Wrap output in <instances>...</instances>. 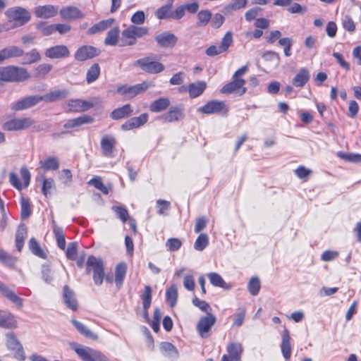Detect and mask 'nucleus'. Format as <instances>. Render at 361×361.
<instances>
[{
  "mask_svg": "<svg viewBox=\"0 0 361 361\" xmlns=\"http://www.w3.org/2000/svg\"><path fill=\"white\" fill-rule=\"evenodd\" d=\"M30 78L27 70L16 66L0 67V80L7 82H17Z\"/></svg>",
  "mask_w": 361,
  "mask_h": 361,
  "instance_id": "f257e3e1",
  "label": "nucleus"
},
{
  "mask_svg": "<svg viewBox=\"0 0 361 361\" xmlns=\"http://www.w3.org/2000/svg\"><path fill=\"white\" fill-rule=\"evenodd\" d=\"M247 66H244L235 71L233 75V81L228 82L224 85L221 92L224 94L236 93L238 95H243L247 91V88L244 87L245 80L240 78V76L243 75L247 71Z\"/></svg>",
  "mask_w": 361,
  "mask_h": 361,
  "instance_id": "f03ea898",
  "label": "nucleus"
},
{
  "mask_svg": "<svg viewBox=\"0 0 361 361\" xmlns=\"http://www.w3.org/2000/svg\"><path fill=\"white\" fill-rule=\"evenodd\" d=\"M71 347L82 361H109L105 355L94 348L75 343H71Z\"/></svg>",
  "mask_w": 361,
  "mask_h": 361,
  "instance_id": "7ed1b4c3",
  "label": "nucleus"
},
{
  "mask_svg": "<svg viewBox=\"0 0 361 361\" xmlns=\"http://www.w3.org/2000/svg\"><path fill=\"white\" fill-rule=\"evenodd\" d=\"M154 85L152 81H144L134 85H121L117 87V92L130 99L143 93L149 88L154 87Z\"/></svg>",
  "mask_w": 361,
  "mask_h": 361,
  "instance_id": "20e7f679",
  "label": "nucleus"
},
{
  "mask_svg": "<svg viewBox=\"0 0 361 361\" xmlns=\"http://www.w3.org/2000/svg\"><path fill=\"white\" fill-rule=\"evenodd\" d=\"M92 270L94 283L98 286L102 285L104 276L103 262L100 258L93 255L88 257L86 263V272L90 274Z\"/></svg>",
  "mask_w": 361,
  "mask_h": 361,
  "instance_id": "39448f33",
  "label": "nucleus"
},
{
  "mask_svg": "<svg viewBox=\"0 0 361 361\" xmlns=\"http://www.w3.org/2000/svg\"><path fill=\"white\" fill-rule=\"evenodd\" d=\"M5 15L9 19L16 22V23L11 27V28L22 26L29 22L31 18L30 13L25 8L20 6L9 8L5 12Z\"/></svg>",
  "mask_w": 361,
  "mask_h": 361,
  "instance_id": "423d86ee",
  "label": "nucleus"
},
{
  "mask_svg": "<svg viewBox=\"0 0 361 361\" xmlns=\"http://www.w3.org/2000/svg\"><path fill=\"white\" fill-rule=\"evenodd\" d=\"M154 56H150L140 59L135 61L134 65L139 66L141 70L147 73H159L164 70L165 67L161 63L154 61Z\"/></svg>",
  "mask_w": 361,
  "mask_h": 361,
  "instance_id": "0eeeda50",
  "label": "nucleus"
},
{
  "mask_svg": "<svg viewBox=\"0 0 361 361\" xmlns=\"http://www.w3.org/2000/svg\"><path fill=\"white\" fill-rule=\"evenodd\" d=\"M5 336L7 348L11 351L14 352V357L17 360L24 361L25 360V355L23 347L15 334L13 332H8L6 334Z\"/></svg>",
  "mask_w": 361,
  "mask_h": 361,
  "instance_id": "6e6552de",
  "label": "nucleus"
},
{
  "mask_svg": "<svg viewBox=\"0 0 361 361\" xmlns=\"http://www.w3.org/2000/svg\"><path fill=\"white\" fill-rule=\"evenodd\" d=\"M32 123L30 118H13L5 122L1 128L5 131H19L28 128Z\"/></svg>",
  "mask_w": 361,
  "mask_h": 361,
  "instance_id": "1a4fd4ad",
  "label": "nucleus"
},
{
  "mask_svg": "<svg viewBox=\"0 0 361 361\" xmlns=\"http://www.w3.org/2000/svg\"><path fill=\"white\" fill-rule=\"evenodd\" d=\"M215 322L216 317L210 313L201 317L196 326L200 336L203 338H208L210 336L209 332L212 327L214 325Z\"/></svg>",
  "mask_w": 361,
  "mask_h": 361,
  "instance_id": "9d476101",
  "label": "nucleus"
},
{
  "mask_svg": "<svg viewBox=\"0 0 361 361\" xmlns=\"http://www.w3.org/2000/svg\"><path fill=\"white\" fill-rule=\"evenodd\" d=\"M197 111L205 114H218L224 111V114H226L228 109L224 102L212 100L208 102L203 106L198 108Z\"/></svg>",
  "mask_w": 361,
  "mask_h": 361,
  "instance_id": "9b49d317",
  "label": "nucleus"
},
{
  "mask_svg": "<svg viewBox=\"0 0 361 361\" xmlns=\"http://www.w3.org/2000/svg\"><path fill=\"white\" fill-rule=\"evenodd\" d=\"M117 141L116 138L111 135H106L101 140V150L103 156L109 158L114 157Z\"/></svg>",
  "mask_w": 361,
  "mask_h": 361,
  "instance_id": "f8f14e48",
  "label": "nucleus"
},
{
  "mask_svg": "<svg viewBox=\"0 0 361 361\" xmlns=\"http://www.w3.org/2000/svg\"><path fill=\"white\" fill-rule=\"evenodd\" d=\"M40 99V96L38 95L27 97L13 103L11 109L14 111L27 109L38 104Z\"/></svg>",
  "mask_w": 361,
  "mask_h": 361,
  "instance_id": "ddd939ff",
  "label": "nucleus"
},
{
  "mask_svg": "<svg viewBox=\"0 0 361 361\" xmlns=\"http://www.w3.org/2000/svg\"><path fill=\"white\" fill-rule=\"evenodd\" d=\"M100 51L92 46H82L77 49L74 54L75 59L84 61L99 54Z\"/></svg>",
  "mask_w": 361,
  "mask_h": 361,
  "instance_id": "4468645a",
  "label": "nucleus"
},
{
  "mask_svg": "<svg viewBox=\"0 0 361 361\" xmlns=\"http://www.w3.org/2000/svg\"><path fill=\"white\" fill-rule=\"evenodd\" d=\"M70 54L68 48L63 44L51 47L44 52V55L51 59L66 58L70 56Z\"/></svg>",
  "mask_w": 361,
  "mask_h": 361,
  "instance_id": "2eb2a0df",
  "label": "nucleus"
},
{
  "mask_svg": "<svg viewBox=\"0 0 361 361\" xmlns=\"http://www.w3.org/2000/svg\"><path fill=\"white\" fill-rule=\"evenodd\" d=\"M148 121V114L146 113L140 114L137 117H133L126 121L121 126L123 130H130L134 128H140L144 126Z\"/></svg>",
  "mask_w": 361,
  "mask_h": 361,
  "instance_id": "dca6fc26",
  "label": "nucleus"
},
{
  "mask_svg": "<svg viewBox=\"0 0 361 361\" xmlns=\"http://www.w3.org/2000/svg\"><path fill=\"white\" fill-rule=\"evenodd\" d=\"M34 13L39 18H50L57 15L58 7L53 5L38 6L35 8Z\"/></svg>",
  "mask_w": 361,
  "mask_h": 361,
  "instance_id": "f3484780",
  "label": "nucleus"
},
{
  "mask_svg": "<svg viewBox=\"0 0 361 361\" xmlns=\"http://www.w3.org/2000/svg\"><path fill=\"white\" fill-rule=\"evenodd\" d=\"M281 350L283 357L286 360H288L291 357V338L290 332L287 329L283 331L281 336Z\"/></svg>",
  "mask_w": 361,
  "mask_h": 361,
  "instance_id": "a211bd4d",
  "label": "nucleus"
},
{
  "mask_svg": "<svg viewBox=\"0 0 361 361\" xmlns=\"http://www.w3.org/2000/svg\"><path fill=\"white\" fill-rule=\"evenodd\" d=\"M0 327L6 329H16L18 322L15 316L11 312L0 310Z\"/></svg>",
  "mask_w": 361,
  "mask_h": 361,
  "instance_id": "6ab92c4d",
  "label": "nucleus"
},
{
  "mask_svg": "<svg viewBox=\"0 0 361 361\" xmlns=\"http://www.w3.org/2000/svg\"><path fill=\"white\" fill-rule=\"evenodd\" d=\"M63 300L65 305L73 311L78 309V301L74 291L67 285L63 288Z\"/></svg>",
  "mask_w": 361,
  "mask_h": 361,
  "instance_id": "aec40b11",
  "label": "nucleus"
},
{
  "mask_svg": "<svg viewBox=\"0 0 361 361\" xmlns=\"http://www.w3.org/2000/svg\"><path fill=\"white\" fill-rule=\"evenodd\" d=\"M177 37L172 33L164 32L156 36L155 40L162 47H173L177 42Z\"/></svg>",
  "mask_w": 361,
  "mask_h": 361,
  "instance_id": "412c9836",
  "label": "nucleus"
},
{
  "mask_svg": "<svg viewBox=\"0 0 361 361\" xmlns=\"http://www.w3.org/2000/svg\"><path fill=\"white\" fill-rule=\"evenodd\" d=\"M2 63L11 58H18L24 55V51L17 46H9L0 50Z\"/></svg>",
  "mask_w": 361,
  "mask_h": 361,
  "instance_id": "4be33fe9",
  "label": "nucleus"
},
{
  "mask_svg": "<svg viewBox=\"0 0 361 361\" xmlns=\"http://www.w3.org/2000/svg\"><path fill=\"white\" fill-rule=\"evenodd\" d=\"M160 350L164 357L170 360H174L179 357L176 347L169 342H162L160 344Z\"/></svg>",
  "mask_w": 361,
  "mask_h": 361,
  "instance_id": "5701e85b",
  "label": "nucleus"
},
{
  "mask_svg": "<svg viewBox=\"0 0 361 361\" xmlns=\"http://www.w3.org/2000/svg\"><path fill=\"white\" fill-rule=\"evenodd\" d=\"M94 121V118L88 115H82L73 119L67 121L63 128L66 129L74 128L79 127L84 124L92 123Z\"/></svg>",
  "mask_w": 361,
  "mask_h": 361,
  "instance_id": "b1692460",
  "label": "nucleus"
},
{
  "mask_svg": "<svg viewBox=\"0 0 361 361\" xmlns=\"http://www.w3.org/2000/svg\"><path fill=\"white\" fill-rule=\"evenodd\" d=\"M60 16L65 20H74L83 18V13L75 6H66L60 11Z\"/></svg>",
  "mask_w": 361,
  "mask_h": 361,
  "instance_id": "393cba45",
  "label": "nucleus"
},
{
  "mask_svg": "<svg viewBox=\"0 0 361 361\" xmlns=\"http://www.w3.org/2000/svg\"><path fill=\"white\" fill-rule=\"evenodd\" d=\"M0 292L9 300L16 304L18 307H22L23 300L18 297L8 286L0 281Z\"/></svg>",
  "mask_w": 361,
  "mask_h": 361,
  "instance_id": "a878e982",
  "label": "nucleus"
},
{
  "mask_svg": "<svg viewBox=\"0 0 361 361\" xmlns=\"http://www.w3.org/2000/svg\"><path fill=\"white\" fill-rule=\"evenodd\" d=\"M310 78V71L305 68H300L298 73L293 78L292 83L296 87H302Z\"/></svg>",
  "mask_w": 361,
  "mask_h": 361,
  "instance_id": "bb28decb",
  "label": "nucleus"
},
{
  "mask_svg": "<svg viewBox=\"0 0 361 361\" xmlns=\"http://www.w3.org/2000/svg\"><path fill=\"white\" fill-rule=\"evenodd\" d=\"M183 117V110L179 107H171L169 111L161 116L164 122L172 123L180 120Z\"/></svg>",
  "mask_w": 361,
  "mask_h": 361,
  "instance_id": "cd10ccee",
  "label": "nucleus"
},
{
  "mask_svg": "<svg viewBox=\"0 0 361 361\" xmlns=\"http://www.w3.org/2000/svg\"><path fill=\"white\" fill-rule=\"evenodd\" d=\"M133 110L130 104H127L121 107L115 109L110 114L114 120H119L130 116Z\"/></svg>",
  "mask_w": 361,
  "mask_h": 361,
  "instance_id": "c85d7f7f",
  "label": "nucleus"
},
{
  "mask_svg": "<svg viewBox=\"0 0 361 361\" xmlns=\"http://www.w3.org/2000/svg\"><path fill=\"white\" fill-rule=\"evenodd\" d=\"M207 87V83L204 81H197L190 83L188 86V91L191 98H196L200 96Z\"/></svg>",
  "mask_w": 361,
  "mask_h": 361,
  "instance_id": "c756f323",
  "label": "nucleus"
},
{
  "mask_svg": "<svg viewBox=\"0 0 361 361\" xmlns=\"http://www.w3.org/2000/svg\"><path fill=\"white\" fill-rule=\"evenodd\" d=\"M173 0H168L167 3L155 11V16L159 20L171 18Z\"/></svg>",
  "mask_w": 361,
  "mask_h": 361,
  "instance_id": "7c9ffc66",
  "label": "nucleus"
},
{
  "mask_svg": "<svg viewBox=\"0 0 361 361\" xmlns=\"http://www.w3.org/2000/svg\"><path fill=\"white\" fill-rule=\"evenodd\" d=\"M228 355L231 359H234L235 361H239L241 359V355L243 351L242 344L240 343H232L227 347Z\"/></svg>",
  "mask_w": 361,
  "mask_h": 361,
  "instance_id": "2f4dec72",
  "label": "nucleus"
},
{
  "mask_svg": "<svg viewBox=\"0 0 361 361\" xmlns=\"http://www.w3.org/2000/svg\"><path fill=\"white\" fill-rule=\"evenodd\" d=\"M68 94L66 90H56L46 94L44 96H40V102L45 101L46 102H52L59 99L66 97Z\"/></svg>",
  "mask_w": 361,
  "mask_h": 361,
  "instance_id": "473e14b6",
  "label": "nucleus"
},
{
  "mask_svg": "<svg viewBox=\"0 0 361 361\" xmlns=\"http://www.w3.org/2000/svg\"><path fill=\"white\" fill-rule=\"evenodd\" d=\"M207 276L210 283L214 286L221 287L226 290H230L232 288V286L230 283L225 282L223 278L217 273H209Z\"/></svg>",
  "mask_w": 361,
  "mask_h": 361,
  "instance_id": "72a5a7b5",
  "label": "nucleus"
},
{
  "mask_svg": "<svg viewBox=\"0 0 361 361\" xmlns=\"http://www.w3.org/2000/svg\"><path fill=\"white\" fill-rule=\"evenodd\" d=\"M170 105V100L166 97H161L154 101L149 106L152 112H160L166 110Z\"/></svg>",
  "mask_w": 361,
  "mask_h": 361,
  "instance_id": "f704fd0d",
  "label": "nucleus"
},
{
  "mask_svg": "<svg viewBox=\"0 0 361 361\" xmlns=\"http://www.w3.org/2000/svg\"><path fill=\"white\" fill-rule=\"evenodd\" d=\"M137 42L129 26L121 32V47L133 46Z\"/></svg>",
  "mask_w": 361,
  "mask_h": 361,
  "instance_id": "c9c22d12",
  "label": "nucleus"
},
{
  "mask_svg": "<svg viewBox=\"0 0 361 361\" xmlns=\"http://www.w3.org/2000/svg\"><path fill=\"white\" fill-rule=\"evenodd\" d=\"M71 322L73 324V326L75 327V329L78 330V331L80 334H81L82 335H83L84 336H85L86 338L92 339L94 341L97 339V338H98L97 336L95 334H94L93 332H92L86 326H85L81 322H80L75 319H72Z\"/></svg>",
  "mask_w": 361,
  "mask_h": 361,
  "instance_id": "e433bc0d",
  "label": "nucleus"
},
{
  "mask_svg": "<svg viewBox=\"0 0 361 361\" xmlns=\"http://www.w3.org/2000/svg\"><path fill=\"white\" fill-rule=\"evenodd\" d=\"M26 237L27 227L25 226V225L21 224L20 226H19L16 234V246L18 251H21Z\"/></svg>",
  "mask_w": 361,
  "mask_h": 361,
  "instance_id": "4c0bfd02",
  "label": "nucleus"
},
{
  "mask_svg": "<svg viewBox=\"0 0 361 361\" xmlns=\"http://www.w3.org/2000/svg\"><path fill=\"white\" fill-rule=\"evenodd\" d=\"M113 22H114L113 19L102 20V21L99 22L98 23L92 26L88 30V32L90 34L93 35V34H96L97 32L104 31V30H106L108 27H111Z\"/></svg>",
  "mask_w": 361,
  "mask_h": 361,
  "instance_id": "58836bf2",
  "label": "nucleus"
},
{
  "mask_svg": "<svg viewBox=\"0 0 361 361\" xmlns=\"http://www.w3.org/2000/svg\"><path fill=\"white\" fill-rule=\"evenodd\" d=\"M0 262L6 267L13 268L17 262V258L0 249Z\"/></svg>",
  "mask_w": 361,
  "mask_h": 361,
  "instance_id": "ea45409f",
  "label": "nucleus"
},
{
  "mask_svg": "<svg viewBox=\"0 0 361 361\" xmlns=\"http://www.w3.org/2000/svg\"><path fill=\"white\" fill-rule=\"evenodd\" d=\"M41 168L45 171H56L59 167V161L56 157H49L39 162Z\"/></svg>",
  "mask_w": 361,
  "mask_h": 361,
  "instance_id": "a19ab883",
  "label": "nucleus"
},
{
  "mask_svg": "<svg viewBox=\"0 0 361 361\" xmlns=\"http://www.w3.org/2000/svg\"><path fill=\"white\" fill-rule=\"evenodd\" d=\"M119 28L118 27L111 29L106 35L104 43L106 45L114 46L117 44L119 37Z\"/></svg>",
  "mask_w": 361,
  "mask_h": 361,
  "instance_id": "79ce46f5",
  "label": "nucleus"
},
{
  "mask_svg": "<svg viewBox=\"0 0 361 361\" xmlns=\"http://www.w3.org/2000/svg\"><path fill=\"white\" fill-rule=\"evenodd\" d=\"M126 265L124 263L118 264L116 267L115 282L117 286H121L126 274Z\"/></svg>",
  "mask_w": 361,
  "mask_h": 361,
  "instance_id": "37998d69",
  "label": "nucleus"
},
{
  "mask_svg": "<svg viewBox=\"0 0 361 361\" xmlns=\"http://www.w3.org/2000/svg\"><path fill=\"white\" fill-rule=\"evenodd\" d=\"M53 231L57 241L58 247L61 250H64L66 247V240L63 229L61 227L57 226L56 224H54Z\"/></svg>",
  "mask_w": 361,
  "mask_h": 361,
  "instance_id": "c03bdc74",
  "label": "nucleus"
},
{
  "mask_svg": "<svg viewBox=\"0 0 361 361\" xmlns=\"http://www.w3.org/2000/svg\"><path fill=\"white\" fill-rule=\"evenodd\" d=\"M100 74V67L97 63H94L87 71L86 80L88 84L94 82Z\"/></svg>",
  "mask_w": 361,
  "mask_h": 361,
  "instance_id": "a18cd8bd",
  "label": "nucleus"
},
{
  "mask_svg": "<svg viewBox=\"0 0 361 361\" xmlns=\"http://www.w3.org/2000/svg\"><path fill=\"white\" fill-rule=\"evenodd\" d=\"M29 248L35 255L42 259H45L47 257L46 254L42 250L39 243H37L35 238H32L29 240Z\"/></svg>",
  "mask_w": 361,
  "mask_h": 361,
  "instance_id": "49530a36",
  "label": "nucleus"
},
{
  "mask_svg": "<svg viewBox=\"0 0 361 361\" xmlns=\"http://www.w3.org/2000/svg\"><path fill=\"white\" fill-rule=\"evenodd\" d=\"M36 29L43 36H49L54 33V24H47L46 22H40L36 25Z\"/></svg>",
  "mask_w": 361,
  "mask_h": 361,
  "instance_id": "de8ad7c7",
  "label": "nucleus"
},
{
  "mask_svg": "<svg viewBox=\"0 0 361 361\" xmlns=\"http://www.w3.org/2000/svg\"><path fill=\"white\" fill-rule=\"evenodd\" d=\"M88 183L93 185L105 195L109 194V191L111 190V186L108 187L103 183L100 177H94L92 178Z\"/></svg>",
  "mask_w": 361,
  "mask_h": 361,
  "instance_id": "09e8293b",
  "label": "nucleus"
},
{
  "mask_svg": "<svg viewBox=\"0 0 361 361\" xmlns=\"http://www.w3.org/2000/svg\"><path fill=\"white\" fill-rule=\"evenodd\" d=\"M140 298L142 300L143 308L147 313L152 302V288L149 286L145 287L144 293L141 295Z\"/></svg>",
  "mask_w": 361,
  "mask_h": 361,
  "instance_id": "8fccbe9b",
  "label": "nucleus"
},
{
  "mask_svg": "<svg viewBox=\"0 0 361 361\" xmlns=\"http://www.w3.org/2000/svg\"><path fill=\"white\" fill-rule=\"evenodd\" d=\"M209 244V237L206 233H201L194 243V248L197 251H202Z\"/></svg>",
  "mask_w": 361,
  "mask_h": 361,
  "instance_id": "3c124183",
  "label": "nucleus"
},
{
  "mask_svg": "<svg viewBox=\"0 0 361 361\" xmlns=\"http://www.w3.org/2000/svg\"><path fill=\"white\" fill-rule=\"evenodd\" d=\"M261 283L258 277L253 276L247 283V288L250 293L252 295H257L260 290Z\"/></svg>",
  "mask_w": 361,
  "mask_h": 361,
  "instance_id": "603ef678",
  "label": "nucleus"
},
{
  "mask_svg": "<svg viewBox=\"0 0 361 361\" xmlns=\"http://www.w3.org/2000/svg\"><path fill=\"white\" fill-rule=\"evenodd\" d=\"M40 59H41V56H40L39 51L36 49H33L30 51L26 53L24 55L23 63L31 64V63L39 61Z\"/></svg>",
  "mask_w": 361,
  "mask_h": 361,
  "instance_id": "864d4df0",
  "label": "nucleus"
},
{
  "mask_svg": "<svg viewBox=\"0 0 361 361\" xmlns=\"http://www.w3.org/2000/svg\"><path fill=\"white\" fill-rule=\"evenodd\" d=\"M197 26H205L212 19V13L209 10H202L197 13Z\"/></svg>",
  "mask_w": 361,
  "mask_h": 361,
  "instance_id": "5fc2aeb1",
  "label": "nucleus"
},
{
  "mask_svg": "<svg viewBox=\"0 0 361 361\" xmlns=\"http://www.w3.org/2000/svg\"><path fill=\"white\" fill-rule=\"evenodd\" d=\"M177 296V288L175 285H172L169 288L167 289L166 293V300L171 307H173L176 305Z\"/></svg>",
  "mask_w": 361,
  "mask_h": 361,
  "instance_id": "6e6d98bb",
  "label": "nucleus"
},
{
  "mask_svg": "<svg viewBox=\"0 0 361 361\" xmlns=\"http://www.w3.org/2000/svg\"><path fill=\"white\" fill-rule=\"evenodd\" d=\"M129 28L132 31L133 35L136 40L137 38L143 37L149 33V28L147 27H140L135 25H129Z\"/></svg>",
  "mask_w": 361,
  "mask_h": 361,
  "instance_id": "4d7b16f0",
  "label": "nucleus"
},
{
  "mask_svg": "<svg viewBox=\"0 0 361 361\" xmlns=\"http://www.w3.org/2000/svg\"><path fill=\"white\" fill-rule=\"evenodd\" d=\"M280 46L283 47V52L286 56H290L291 53V47L293 45V39L290 37H283L279 40Z\"/></svg>",
  "mask_w": 361,
  "mask_h": 361,
  "instance_id": "13d9d810",
  "label": "nucleus"
},
{
  "mask_svg": "<svg viewBox=\"0 0 361 361\" xmlns=\"http://www.w3.org/2000/svg\"><path fill=\"white\" fill-rule=\"evenodd\" d=\"M111 209L116 214L118 218H119L123 222H126L129 219V214L128 210L122 206H113Z\"/></svg>",
  "mask_w": 361,
  "mask_h": 361,
  "instance_id": "bf43d9fd",
  "label": "nucleus"
},
{
  "mask_svg": "<svg viewBox=\"0 0 361 361\" xmlns=\"http://www.w3.org/2000/svg\"><path fill=\"white\" fill-rule=\"evenodd\" d=\"M182 246V241L176 238H171L166 240V247L170 252H176Z\"/></svg>",
  "mask_w": 361,
  "mask_h": 361,
  "instance_id": "052dcab7",
  "label": "nucleus"
},
{
  "mask_svg": "<svg viewBox=\"0 0 361 361\" xmlns=\"http://www.w3.org/2000/svg\"><path fill=\"white\" fill-rule=\"evenodd\" d=\"M233 35L231 32H227L224 36L220 45H219V49L223 51H226L230 46L233 43Z\"/></svg>",
  "mask_w": 361,
  "mask_h": 361,
  "instance_id": "680f3d73",
  "label": "nucleus"
},
{
  "mask_svg": "<svg viewBox=\"0 0 361 361\" xmlns=\"http://www.w3.org/2000/svg\"><path fill=\"white\" fill-rule=\"evenodd\" d=\"M338 156L341 159L345 161H349L354 163L361 162V154H350L339 152H338Z\"/></svg>",
  "mask_w": 361,
  "mask_h": 361,
  "instance_id": "e2e57ef3",
  "label": "nucleus"
},
{
  "mask_svg": "<svg viewBox=\"0 0 361 361\" xmlns=\"http://www.w3.org/2000/svg\"><path fill=\"white\" fill-rule=\"evenodd\" d=\"M55 188L54 180L53 178H44L42 188V192L45 197L51 193V190Z\"/></svg>",
  "mask_w": 361,
  "mask_h": 361,
  "instance_id": "0e129e2a",
  "label": "nucleus"
},
{
  "mask_svg": "<svg viewBox=\"0 0 361 361\" xmlns=\"http://www.w3.org/2000/svg\"><path fill=\"white\" fill-rule=\"evenodd\" d=\"M21 204V217L26 219L31 214V209L28 199L22 197L20 200Z\"/></svg>",
  "mask_w": 361,
  "mask_h": 361,
  "instance_id": "69168bd1",
  "label": "nucleus"
},
{
  "mask_svg": "<svg viewBox=\"0 0 361 361\" xmlns=\"http://www.w3.org/2000/svg\"><path fill=\"white\" fill-rule=\"evenodd\" d=\"M262 58L267 61H274L276 66L280 63V56L279 54L274 51H267L262 55Z\"/></svg>",
  "mask_w": 361,
  "mask_h": 361,
  "instance_id": "338daca9",
  "label": "nucleus"
},
{
  "mask_svg": "<svg viewBox=\"0 0 361 361\" xmlns=\"http://www.w3.org/2000/svg\"><path fill=\"white\" fill-rule=\"evenodd\" d=\"M342 25L345 30L350 32H353L355 30V25L349 15H345L342 19Z\"/></svg>",
  "mask_w": 361,
  "mask_h": 361,
  "instance_id": "774afa93",
  "label": "nucleus"
}]
</instances>
